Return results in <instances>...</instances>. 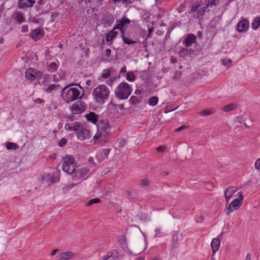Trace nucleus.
I'll use <instances>...</instances> for the list:
<instances>
[{
	"instance_id": "obj_34",
	"label": "nucleus",
	"mask_w": 260,
	"mask_h": 260,
	"mask_svg": "<svg viewBox=\"0 0 260 260\" xmlns=\"http://www.w3.org/2000/svg\"><path fill=\"white\" fill-rule=\"evenodd\" d=\"M6 146L8 150L17 149V148H18V145L17 144L9 142H7L6 143Z\"/></svg>"
},
{
	"instance_id": "obj_39",
	"label": "nucleus",
	"mask_w": 260,
	"mask_h": 260,
	"mask_svg": "<svg viewBox=\"0 0 260 260\" xmlns=\"http://www.w3.org/2000/svg\"><path fill=\"white\" fill-rule=\"evenodd\" d=\"M111 75V72L109 69H105L103 71L102 77L104 78L107 79Z\"/></svg>"
},
{
	"instance_id": "obj_32",
	"label": "nucleus",
	"mask_w": 260,
	"mask_h": 260,
	"mask_svg": "<svg viewBox=\"0 0 260 260\" xmlns=\"http://www.w3.org/2000/svg\"><path fill=\"white\" fill-rule=\"evenodd\" d=\"M32 68L27 69L25 72L26 78L29 80L32 81L35 79L32 74Z\"/></svg>"
},
{
	"instance_id": "obj_30",
	"label": "nucleus",
	"mask_w": 260,
	"mask_h": 260,
	"mask_svg": "<svg viewBox=\"0 0 260 260\" xmlns=\"http://www.w3.org/2000/svg\"><path fill=\"white\" fill-rule=\"evenodd\" d=\"M158 102V98L156 96H154L148 99V103L150 106H154L157 104Z\"/></svg>"
},
{
	"instance_id": "obj_1",
	"label": "nucleus",
	"mask_w": 260,
	"mask_h": 260,
	"mask_svg": "<svg viewBox=\"0 0 260 260\" xmlns=\"http://www.w3.org/2000/svg\"><path fill=\"white\" fill-rule=\"evenodd\" d=\"M218 0H205V4L202 1L199 3H196L192 5L191 13L193 16L195 18H199L201 16H203L207 11V8L209 6L212 7L213 5H216Z\"/></svg>"
},
{
	"instance_id": "obj_22",
	"label": "nucleus",
	"mask_w": 260,
	"mask_h": 260,
	"mask_svg": "<svg viewBox=\"0 0 260 260\" xmlns=\"http://www.w3.org/2000/svg\"><path fill=\"white\" fill-rule=\"evenodd\" d=\"M12 16L13 18L19 23H21L24 21V17L22 13L20 12H15L13 13Z\"/></svg>"
},
{
	"instance_id": "obj_56",
	"label": "nucleus",
	"mask_w": 260,
	"mask_h": 260,
	"mask_svg": "<svg viewBox=\"0 0 260 260\" xmlns=\"http://www.w3.org/2000/svg\"><path fill=\"white\" fill-rule=\"evenodd\" d=\"M148 31H149V33H148V36L147 37H151V36H152V32H153V27H151V28H149L148 29Z\"/></svg>"
},
{
	"instance_id": "obj_21",
	"label": "nucleus",
	"mask_w": 260,
	"mask_h": 260,
	"mask_svg": "<svg viewBox=\"0 0 260 260\" xmlns=\"http://www.w3.org/2000/svg\"><path fill=\"white\" fill-rule=\"evenodd\" d=\"M59 66V62H52L48 64L47 66V70L51 73L56 72Z\"/></svg>"
},
{
	"instance_id": "obj_35",
	"label": "nucleus",
	"mask_w": 260,
	"mask_h": 260,
	"mask_svg": "<svg viewBox=\"0 0 260 260\" xmlns=\"http://www.w3.org/2000/svg\"><path fill=\"white\" fill-rule=\"evenodd\" d=\"M150 185V181L147 178L142 179L140 181L139 185L141 187H147Z\"/></svg>"
},
{
	"instance_id": "obj_44",
	"label": "nucleus",
	"mask_w": 260,
	"mask_h": 260,
	"mask_svg": "<svg viewBox=\"0 0 260 260\" xmlns=\"http://www.w3.org/2000/svg\"><path fill=\"white\" fill-rule=\"evenodd\" d=\"M181 76L182 73L180 71H176L174 74L173 79L175 80H178Z\"/></svg>"
},
{
	"instance_id": "obj_3",
	"label": "nucleus",
	"mask_w": 260,
	"mask_h": 260,
	"mask_svg": "<svg viewBox=\"0 0 260 260\" xmlns=\"http://www.w3.org/2000/svg\"><path fill=\"white\" fill-rule=\"evenodd\" d=\"M115 94L119 99H127L132 93L131 86L126 82L120 83L116 88Z\"/></svg>"
},
{
	"instance_id": "obj_36",
	"label": "nucleus",
	"mask_w": 260,
	"mask_h": 260,
	"mask_svg": "<svg viewBox=\"0 0 260 260\" xmlns=\"http://www.w3.org/2000/svg\"><path fill=\"white\" fill-rule=\"evenodd\" d=\"M214 113V111L212 109H205L201 111L199 114L202 116H207L211 115Z\"/></svg>"
},
{
	"instance_id": "obj_55",
	"label": "nucleus",
	"mask_w": 260,
	"mask_h": 260,
	"mask_svg": "<svg viewBox=\"0 0 260 260\" xmlns=\"http://www.w3.org/2000/svg\"><path fill=\"white\" fill-rule=\"evenodd\" d=\"M105 55L107 57H109L111 55V51L110 49H106L105 51Z\"/></svg>"
},
{
	"instance_id": "obj_51",
	"label": "nucleus",
	"mask_w": 260,
	"mask_h": 260,
	"mask_svg": "<svg viewBox=\"0 0 260 260\" xmlns=\"http://www.w3.org/2000/svg\"><path fill=\"white\" fill-rule=\"evenodd\" d=\"M166 149V147L165 146H160L156 148V151L157 152H164Z\"/></svg>"
},
{
	"instance_id": "obj_6",
	"label": "nucleus",
	"mask_w": 260,
	"mask_h": 260,
	"mask_svg": "<svg viewBox=\"0 0 260 260\" xmlns=\"http://www.w3.org/2000/svg\"><path fill=\"white\" fill-rule=\"evenodd\" d=\"M77 128V131H76V134L78 139L81 141H84V140L89 138L90 130L85 124L79 122V124Z\"/></svg>"
},
{
	"instance_id": "obj_16",
	"label": "nucleus",
	"mask_w": 260,
	"mask_h": 260,
	"mask_svg": "<svg viewBox=\"0 0 260 260\" xmlns=\"http://www.w3.org/2000/svg\"><path fill=\"white\" fill-rule=\"evenodd\" d=\"M249 27V23L246 19L240 21L237 25V29L239 32H245Z\"/></svg>"
},
{
	"instance_id": "obj_20",
	"label": "nucleus",
	"mask_w": 260,
	"mask_h": 260,
	"mask_svg": "<svg viewBox=\"0 0 260 260\" xmlns=\"http://www.w3.org/2000/svg\"><path fill=\"white\" fill-rule=\"evenodd\" d=\"M220 244V240L218 238H214L211 243L213 254L218 251Z\"/></svg>"
},
{
	"instance_id": "obj_19",
	"label": "nucleus",
	"mask_w": 260,
	"mask_h": 260,
	"mask_svg": "<svg viewBox=\"0 0 260 260\" xmlns=\"http://www.w3.org/2000/svg\"><path fill=\"white\" fill-rule=\"evenodd\" d=\"M117 259L118 258V251L114 249L107 252V254L102 257L103 260H108L110 258Z\"/></svg>"
},
{
	"instance_id": "obj_61",
	"label": "nucleus",
	"mask_w": 260,
	"mask_h": 260,
	"mask_svg": "<svg viewBox=\"0 0 260 260\" xmlns=\"http://www.w3.org/2000/svg\"><path fill=\"white\" fill-rule=\"evenodd\" d=\"M227 192H228V188L225 189L224 190V196H225V201H226V203H228Z\"/></svg>"
},
{
	"instance_id": "obj_53",
	"label": "nucleus",
	"mask_w": 260,
	"mask_h": 260,
	"mask_svg": "<svg viewBox=\"0 0 260 260\" xmlns=\"http://www.w3.org/2000/svg\"><path fill=\"white\" fill-rule=\"evenodd\" d=\"M186 126L185 125H182L181 126H180V127L177 128L175 131L176 132H181V131L184 129L185 128H186Z\"/></svg>"
},
{
	"instance_id": "obj_26",
	"label": "nucleus",
	"mask_w": 260,
	"mask_h": 260,
	"mask_svg": "<svg viewBox=\"0 0 260 260\" xmlns=\"http://www.w3.org/2000/svg\"><path fill=\"white\" fill-rule=\"evenodd\" d=\"M130 20L128 18L122 19L120 22L117 24L115 28H117L121 30L125 24H129Z\"/></svg>"
},
{
	"instance_id": "obj_64",
	"label": "nucleus",
	"mask_w": 260,
	"mask_h": 260,
	"mask_svg": "<svg viewBox=\"0 0 260 260\" xmlns=\"http://www.w3.org/2000/svg\"><path fill=\"white\" fill-rule=\"evenodd\" d=\"M221 110L225 112H228V105H225V106L221 108Z\"/></svg>"
},
{
	"instance_id": "obj_42",
	"label": "nucleus",
	"mask_w": 260,
	"mask_h": 260,
	"mask_svg": "<svg viewBox=\"0 0 260 260\" xmlns=\"http://www.w3.org/2000/svg\"><path fill=\"white\" fill-rule=\"evenodd\" d=\"M101 202V200L98 198L92 199L90 200L86 204L87 206H90L93 204L99 203Z\"/></svg>"
},
{
	"instance_id": "obj_9",
	"label": "nucleus",
	"mask_w": 260,
	"mask_h": 260,
	"mask_svg": "<svg viewBox=\"0 0 260 260\" xmlns=\"http://www.w3.org/2000/svg\"><path fill=\"white\" fill-rule=\"evenodd\" d=\"M86 104L81 101L76 102L71 107L72 113L73 114H81L86 110Z\"/></svg>"
},
{
	"instance_id": "obj_38",
	"label": "nucleus",
	"mask_w": 260,
	"mask_h": 260,
	"mask_svg": "<svg viewBox=\"0 0 260 260\" xmlns=\"http://www.w3.org/2000/svg\"><path fill=\"white\" fill-rule=\"evenodd\" d=\"M189 53V50L187 48H182L179 52L180 56L184 57L186 56Z\"/></svg>"
},
{
	"instance_id": "obj_11",
	"label": "nucleus",
	"mask_w": 260,
	"mask_h": 260,
	"mask_svg": "<svg viewBox=\"0 0 260 260\" xmlns=\"http://www.w3.org/2000/svg\"><path fill=\"white\" fill-rule=\"evenodd\" d=\"M76 257V254L71 251H67L59 253L57 256V260H70Z\"/></svg>"
},
{
	"instance_id": "obj_41",
	"label": "nucleus",
	"mask_w": 260,
	"mask_h": 260,
	"mask_svg": "<svg viewBox=\"0 0 260 260\" xmlns=\"http://www.w3.org/2000/svg\"><path fill=\"white\" fill-rule=\"evenodd\" d=\"M31 72H32V74L34 75L35 79L37 78H41L42 77V72H41L37 70H35L34 69H32V68Z\"/></svg>"
},
{
	"instance_id": "obj_27",
	"label": "nucleus",
	"mask_w": 260,
	"mask_h": 260,
	"mask_svg": "<svg viewBox=\"0 0 260 260\" xmlns=\"http://www.w3.org/2000/svg\"><path fill=\"white\" fill-rule=\"evenodd\" d=\"M117 32L114 30L110 31L107 34L106 41L108 42L112 41L113 38L117 35Z\"/></svg>"
},
{
	"instance_id": "obj_46",
	"label": "nucleus",
	"mask_w": 260,
	"mask_h": 260,
	"mask_svg": "<svg viewBox=\"0 0 260 260\" xmlns=\"http://www.w3.org/2000/svg\"><path fill=\"white\" fill-rule=\"evenodd\" d=\"M116 79V78L115 77L111 78L109 80H107L106 81V83L108 85L112 86L113 83L115 81Z\"/></svg>"
},
{
	"instance_id": "obj_31",
	"label": "nucleus",
	"mask_w": 260,
	"mask_h": 260,
	"mask_svg": "<svg viewBox=\"0 0 260 260\" xmlns=\"http://www.w3.org/2000/svg\"><path fill=\"white\" fill-rule=\"evenodd\" d=\"M122 40L125 44H126L128 45H133L136 44L137 43L136 41H133L130 38L126 37L124 36V35H122Z\"/></svg>"
},
{
	"instance_id": "obj_14",
	"label": "nucleus",
	"mask_w": 260,
	"mask_h": 260,
	"mask_svg": "<svg viewBox=\"0 0 260 260\" xmlns=\"http://www.w3.org/2000/svg\"><path fill=\"white\" fill-rule=\"evenodd\" d=\"M110 150V149H104L99 151L96 155L98 161L101 162L107 158Z\"/></svg>"
},
{
	"instance_id": "obj_24",
	"label": "nucleus",
	"mask_w": 260,
	"mask_h": 260,
	"mask_svg": "<svg viewBox=\"0 0 260 260\" xmlns=\"http://www.w3.org/2000/svg\"><path fill=\"white\" fill-rule=\"evenodd\" d=\"M146 243L145 241H140L136 245V250L139 253H141L146 249Z\"/></svg>"
},
{
	"instance_id": "obj_7",
	"label": "nucleus",
	"mask_w": 260,
	"mask_h": 260,
	"mask_svg": "<svg viewBox=\"0 0 260 260\" xmlns=\"http://www.w3.org/2000/svg\"><path fill=\"white\" fill-rule=\"evenodd\" d=\"M90 170L87 167L76 168L72 174L73 178L76 181L85 179L89 175Z\"/></svg>"
},
{
	"instance_id": "obj_57",
	"label": "nucleus",
	"mask_w": 260,
	"mask_h": 260,
	"mask_svg": "<svg viewBox=\"0 0 260 260\" xmlns=\"http://www.w3.org/2000/svg\"><path fill=\"white\" fill-rule=\"evenodd\" d=\"M126 72V67L125 66H123V67H122V68L121 69L120 71V74H122V73H125Z\"/></svg>"
},
{
	"instance_id": "obj_29",
	"label": "nucleus",
	"mask_w": 260,
	"mask_h": 260,
	"mask_svg": "<svg viewBox=\"0 0 260 260\" xmlns=\"http://www.w3.org/2000/svg\"><path fill=\"white\" fill-rule=\"evenodd\" d=\"M60 87L59 84H51L49 85L45 90V91L50 93L53 91H56Z\"/></svg>"
},
{
	"instance_id": "obj_58",
	"label": "nucleus",
	"mask_w": 260,
	"mask_h": 260,
	"mask_svg": "<svg viewBox=\"0 0 260 260\" xmlns=\"http://www.w3.org/2000/svg\"><path fill=\"white\" fill-rule=\"evenodd\" d=\"M160 247H161L162 250H164L167 248V245L165 243L161 244L160 245Z\"/></svg>"
},
{
	"instance_id": "obj_52",
	"label": "nucleus",
	"mask_w": 260,
	"mask_h": 260,
	"mask_svg": "<svg viewBox=\"0 0 260 260\" xmlns=\"http://www.w3.org/2000/svg\"><path fill=\"white\" fill-rule=\"evenodd\" d=\"M242 120H243L242 116H239L236 118L235 121L241 124V123H242Z\"/></svg>"
},
{
	"instance_id": "obj_13",
	"label": "nucleus",
	"mask_w": 260,
	"mask_h": 260,
	"mask_svg": "<svg viewBox=\"0 0 260 260\" xmlns=\"http://www.w3.org/2000/svg\"><path fill=\"white\" fill-rule=\"evenodd\" d=\"M197 40V37L192 34H188L185 38L183 43L186 47H189L193 43H195Z\"/></svg>"
},
{
	"instance_id": "obj_48",
	"label": "nucleus",
	"mask_w": 260,
	"mask_h": 260,
	"mask_svg": "<svg viewBox=\"0 0 260 260\" xmlns=\"http://www.w3.org/2000/svg\"><path fill=\"white\" fill-rule=\"evenodd\" d=\"M66 144H67V140L64 138H63L59 142L58 145L59 146L62 147V146H64Z\"/></svg>"
},
{
	"instance_id": "obj_49",
	"label": "nucleus",
	"mask_w": 260,
	"mask_h": 260,
	"mask_svg": "<svg viewBox=\"0 0 260 260\" xmlns=\"http://www.w3.org/2000/svg\"><path fill=\"white\" fill-rule=\"evenodd\" d=\"M255 167L257 170H260V158L256 160Z\"/></svg>"
},
{
	"instance_id": "obj_8",
	"label": "nucleus",
	"mask_w": 260,
	"mask_h": 260,
	"mask_svg": "<svg viewBox=\"0 0 260 260\" xmlns=\"http://www.w3.org/2000/svg\"><path fill=\"white\" fill-rule=\"evenodd\" d=\"M243 196L241 191L239 192L237 197L233 199L229 205V214L238 210L242 204Z\"/></svg>"
},
{
	"instance_id": "obj_4",
	"label": "nucleus",
	"mask_w": 260,
	"mask_h": 260,
	"mask_svg": "<svg viewBox=\"0 0 260 260\" xmlns=\"http://www.w3.org/2000/svg\"><path fill=\"white\" fill-rule=\"evenodd\" d=\"M61 166L62 170L69 174H72L77 168L75 158L71 155H67L63 157Z\"/></svg>"
},
{
	"instance_id": "obj_33",
	"label": "nucleus",
	"mask_w": 260,
	"mask_h": 260,
	"mask_svg": "<svg viewBox=\"0 0 260 260\" xmlns=\"http://www.w3.org/2000/svg\"><path fill=\"white\" fill-rule=\"evenodd\" d=\"M59 174V173L58 171H56L53 173V174L51 175L50 179L51 182L55 183L58 181Z\"/></svg>"
},
{
	"instance_id": "obj_25",
	"label": "nucleus",
	"mask_w": 260,
	"mask_h": 260,
	"mask_svg": "<svg viewBox=\"0 0 260 260\" xmlns=\"http://www.w3.org/2000/svg\"><path fill=\"white\" fill-rule=\"evenodd\" d=\"M78 121L74 122L73 123H67L65 125V129L67 131H77V127L79 124Z\"/></svg>"
},
{
	"instance_id": "obj_63",
	"label": "nucleus",
	"mask_w": 260,
	"mask_h": 260,
	"mask_svg": "<svg viewBox=\"0 0 260 260\" xmlns=\"http://www.w3.org/2000/svg\"><path fill=\"white\" fill-rule=\"evenodd\" d=\"M251 259V255L250 253H248L246 255V259L245 260H250Z\"/></svg>"
},
{
	"instance_id": "obj_47",
	"label": "nucleus",
	"mask_w": 260,
	"mask_h": 260,
	"mask_svg": "<svg viewBox=\"0 0 260 260\" xmlns=\"http://www.w3.org/2000/svg\"><path fill=\"white\" fill-rule=\"evenodd\" d=\"M126 239L125 236H124V235H122V236H120L119 242L120 244H125L126 243Z\"/></svg>"
},
{
	"instance_id": "obj_37",
	"label": "nucleus",
	"mask_w": 260,
	"mask_h": 260,
	"mask_svg": "<svg viewBox=\"0 0 260 260\" xmlns=\"http://www.w3.org/2000/svg\"><path fill=\"white\" fill-rule=\"evenodd\" d=\"M131 103L134 104V105H137L140 103L141 102V98L140 97H137L135 96H132L131 98V99L129 100Z\"/></svg>"
},
{
	"instance_id": "obj_50",
	"label": "nucleus",
	"mask_w": 260,
	"mask_h": 260,
	"mask_svg": "<svg viewBox=\"0 0 260 260\" xmlns=\"http://www.w3.org/2000/svg\"><path fill=\"white\" fill-rule=\"evenodd\" d=\"M155 236L160 237L161 235V229L160 228H157L155 231Z\"/></svg>"
},
{
	"instance_id": "obj_28",
	"label": "nucleus",
	"mask_w": 260,
	"mask_h": 260,
	"mask_svg": "<svg viewBox=\"0 0 260 260\" xmlns=\"http://www.w3.org/2000/svg\"><path fill=\"white\" fill-rule=\"evenodd\" d=\"M260 26V16H257L252 22L251 27L253 29H257Z\"/></svg>"
},
{
	"instance_id": "obj_5",
	"label": "nucleus",
	"mask_w": 260,
	"mask_h": 260,
	"mask_svg": "<svg viewBox=\"0 0 260 260\" xmlns=\"http://www.w3.org/2000/svg\"><path fill=\"white\" fill-rule=\"evenodd\" d=\"M61 93L63 95L64 100L69 103L74 101L81 97V92L76 88H71L68 89V87H64Z\"/></svg>"
},
{
	"instance_id": "obj_59",
	"label": "nucleus",
	"mask_w": 260,
	"mask_h": 260,
	"mask_svg": "<svg viewBox=\"0 0 260 260\" xmlns=\"http://www.w3.org/2000/svg\"><path fill=\"white\" fill-rule=\"evenodd\" d=\"M43 102H44L43 100L41 99L40 98H38L36 100V102L37 103H39V104H41V103H43Z\"/></svg>"
},
{
	"instance_id": "obj_12",
	"label": "nucleus",
	"mask_w": 260,
	"mask_h": 260,
	"mask_svg": "<svg viewBox=\"0 0 260 260\" xmlns=\"http://www.w3.org/2000/svg\"><path fill=\"white\" fill-rule=\"evenodd\" d=\"M44 35V31L42 28H37L31 31L30 37L35 41L41 39Z\"/></svg>"
},
{
	"instance_id": "obj_15",
	"label": "nucleus",
	"mask_w": 260,
	"mask_h": 260,
	"mask_svg": "<svg viewBox=\"0 0 260 260\" xmlns=\"http://www.w3.org/2000/svg\"><path fill=\"white\" fill-rule=\"evenodd\" d=\"M102 22L105 27H110L114 22V17L110 14L105 15L104 16Z\"/></svg>"
},
{
	"instance_id": "obj_40",
	"label": "nucleus",
	"mask_w": 260,
	"mask_h": 260,
	"mask_svg": "<svg viewBox=\"0 0 260 260\" xmlns=\"http://www.w3.org/2000/svg\"><path fill=\"white\" fill-rule=\"evenodd\" d=\"M239 107V105L237 103H231L229 104V111L237 109Z\"/></svg>"
},
{
	"instance_id": "obj_17",
	"label": "nucleus",
	"mask_w": 260,
	"mask_h": 260,
	"mask_svg": "<svg viewBox=\"0 0 260 260\" xmlns=\"http://www.w3.org/2000/svg\"><path fill=\"white\" fill-rule=\"evenodd\" d=\"M35 3V0H20L19 7L21 9L31 7Z\"/></svg>"
},
{
	"instance_id": "obj_45",
	"label": "nucleus",
	"mask_w": 260,
	"mask_h": 260,
	"mask_svg": "<svg viewBox=\"0 0 260 260\" xmlns=\"http://www.w3.org/2000/svg\"><path fill=\"white\" fill-rule=\"evenodd\" d=\"M237 191L236 188L231 186L230 187H229V194L230 195L229 196V199L230 198L231 196H232L235 192H236Z\"/></svg>"
},
{
	"instance_id": "obj_10",
	"label": "nucleus",
	"mask_w": 260,
	"mask_h": 260,
	"mask_svg": "<svg viewBox=\"0 0 260 260\" xmlns=\"http://www.w3.org/2000/svg\"><path fill=\"white\" fill-rule=\"evenodd\" d=\"M108 134L109 133H107V132L98 131L96 134L94 136L92 139L93 143L98 144L105 142Z\"/></svg>"
},
{
	"instance_id": "obj_62",
	"label": "nucleus",
	"mask_w": 260,
	"mask_h": 260,
	"mask_svg": "<svg viewBox=\"0 0 260 260\" xmlns=\"http://www.w3.org/2000/svg\"><path fill=\"white\" fill-rule=\"evenodd\" d=\"M223 65L226 66L228 64V60L226 59H223L221 60Z\"/></svg>"
},
{
	"instance_id": "obj_60",
	"label": "nucleus",
	"mask_w": 260,
	"mask_h": 260,
	"mask_svg": "<svg viewBox=\"0 0 260 260\" xmlns=\"http://www.w3.org/2000/svg\"><path fill=\"white\" fill-rule=\"evenodd\" d=\"M58 250H58V249H54V250L52 251V252L51 253V256H53V255H54Z\"/></svg>"
},
{
	"instance_id": "obj_23",
	"label": "nucleus",
	"mask_w": 260,
	"mask_h": 260,
	"mask_svg": "<svg viewBox=\"0 0 260 260\" xmlns=\"http://www.w3.org/2000/svg\"><path fill=\"white\" fill-rule=\"evenodd\" d=\"M86 118L87 121L91 122L94 124L98 121V116L94 112H90L89 114L86 115Z\"/></svg>"
},
{
	"instance_id": "obj_2",
	"label": "nucleus",
	"mask_w": 260,
	"mask_h": 260,
	"mask_svg": "<svg viewBox=\"0 0 260 260\" xmlns=\"http://www.w3.org/2000/svg\"><path fill=\"white\" fill-rule=\"evenodd\" d=\"M110 93L109 89L105 85L101 84L93 89L92 94L96 103L103 104L109 98Z\"/></svg>"
},
{
	"instance_id": "obj_54",
	"label": "nucleus",
	"mask_w": 260,
	"mask_h": 260,
	"mask_svg": "<svg viewBox=\"0 0 260 260\" xmlns=\"http://www.w3.org/2000/svg\"><path fill=\"white\" fill-rule=\"evenodd\" d=\"M28 28L27 25H24L21 26V31L23 32H26L28 31Z\"/></svg>"
},
{
	"instance_id": "obj_18",
	"label": "nucleus",
	"mask_w": 260,
	"mask_h": 260,
	"mask_svg": "<svg viewBox=\"0 0 260 260\" xmlns=\"http://www.w3.org/2000/svg\"><path fill=\"white\" fill-rule=\"evenodd\" d=\"M109 126L107 121H101L98 125V131H104L109 134Z\"/></svg>"
},
{
	"instance_id": "obj_43",
	"label": "nucleus",
	"mask_w": 260,
	"mask_h": 260,
	"mask_svg": "<svg viewBox=\"0 0 260 260\" xmlns=\"http://www.w3.org/2000/svg\"><path fill=\"white\" fill-rule=\"evenodd\" d=\"M136 78L135 75L131 72H129L127 73V80L130 81H134Z\"/></svg>"
}]
</instances>
